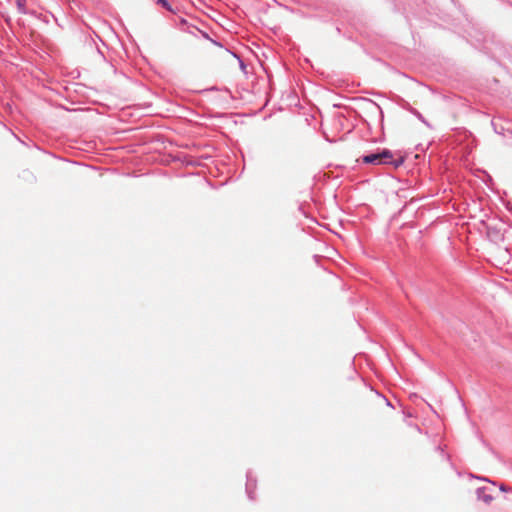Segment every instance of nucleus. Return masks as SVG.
I'll list each match as a JSON object with an SVG mask.
<instances>
[{
	"label": "nucleus",
	"instance_id": "obj_1",
	"mask_svg": "<svg viewBox=\"0 0 512 512\" xmlns=\"http://www.w3.org/2000/svg\"><path fill=\"white\" fill-rule=\"evenodd\" d=\"M392 159H393L392 152L390 150L384 149L381 152L372 153V154L364 156L362 158V161L366 164H371V165H382V164L393 163L395 167H398L403 162V159H400L399 161H392Z\"/></svg>",
	"mask_w": 512,
	"mask_h": 512
},
{
	"label": "nucleus",
	"instance_id": "obj_2",
	"mask_svg": "<svg viewBox=\"0 0 512 512\" xmlns=\"http://www.w3.org/2000/svg\"><path fill=\"white\" fill-rule=\"evenodd\" d=\"M477 493H478V498L487 504L492 502L494 499L492 494L488 492L487 487H482V488L478 489Z\"/></svg>",
	"mask_w": 512,
	"mask_h": 512
},
{
	"label": "nucleus",
	"instance_id": "obj_3",
	"mask_svg": "<svg viewBox=\"0 0 512 512\" xmlns=\"http://www.w3.org/2000/svg\"><path fill=\"white\" fill-rule=\"evenodd\" d=\"M157 3L162 5L163 8H165L169 11H173L167 0H158Z\"/></svg>",
	"mask_w": 512,
	"mask_h": 512
}]
</instances>
